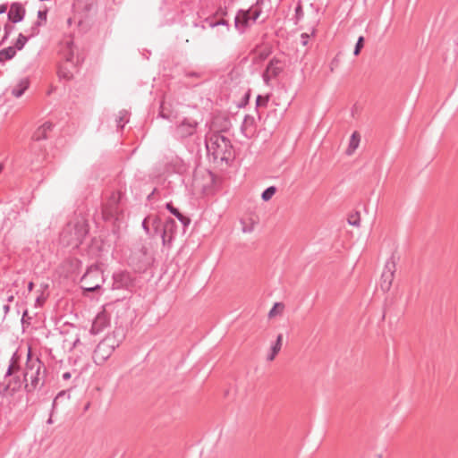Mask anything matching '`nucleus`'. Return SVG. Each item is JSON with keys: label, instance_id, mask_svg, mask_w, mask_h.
Masks as SVG:
<instances>
[{"label": "nucleus", "instance_id": "a18cd8bd", "mask_svg": "<svg viewBox=\"0 0 458 458\" xmlns=\"http://www.w3.org/2000/svg\"><path fill=\"white\" fill-rule=\"evenodd\" d=\"M7 5L6 4H0V14H3L6 12Z\"/></svg>", "mask_w": 458, "mask_h": 458}, {"label": "nucleus", "instance_id": "58836bf2", "mask_svg": "<svg viewBox=\"0 0 458 458\" xmlns=\"http://www.w3.org/2000/svg\"><path fill=\"white\" fill-rule=\"evenodd\" d=\"M40 25H41V22L39 21L35 22V24L30 29L31 30V33L29 36L30 38L38 34V32H39L38 26H40Z\"/></svg>", "mask_w": 458, "mask_h": 458}, {"label": "nucleus", "instance_id": "423d86ee", "mask_svg": "<svg viewBox=\"0 0 458 458\" xmlns=\"http://www.w3.org/2000/svg\"><path fill=\"white\" fill-rule=\"evenodd\" d=\"M199 123L191 118H183L174 128V136L176 140L184 141L194 136L197 132Z\"/></svg>", "mask_w": 458, "mask_h": 458}, {"label": "nucleus", "instance_id": "6ab92c4d", "mask_svg": "<svg viewBox=\"0 0 458 458\" xmlns=\"http://www.w3.org/2000/svg\"><path fill=\"white\" fill-rule=\"evenodd\" d=\"M129 122V113L125 109L119 111L115 117V123L118 129H123L124 125Z\"/></svg>", "mask_w": 458, "mask_h": 458}, {"label": "nucleus", "instance_id": "5701e85b", "mask_svg": "<svg viewBox=\"0 0 458 458\" xmlns=\"http://www.w3.org/2000/svg\"><path fill=\"white\" fill-rule=\"evenodd\" d=\"M162 226L163 224L161 222V218L157 216H156L152 220V234H154V237L160 236L161 237V232H162Z\"/></svg>", "mask_w": 458, "mask_h": 458}, {"label": "nucleus", "instance_id": "1a4fd4ad", "mask_svg": "<svg viewBox=\"0 0 458 458\" xmlns=\"http://www.w3.org/2000/svg\"><path fill=\"white\" fill-rule=\"evenodd\" d=\"M178 225L174 219L168 217L163 224L161 239L165 247L170 248L177 234Z\"/></svg>", "mask_w": 458, "mask_h": 458}, {"label": "nucleus", "instance_id": "dca6fc26", "mask_svg": "<svg viewBox=\"0 0 458 458\" xmlns=\"http://www.w3.org/2000/svg\"><path fill=\"white\" fill-rule=\"evenodd\" d=\"M165 208L178 219V221L182 225L183 230L185 231V229L190 225L191 222V218L181 213L180 210L175 208L171 201L165 204Z\"/></svg>", "mask_w": 458, "mask_h": 458}, {"label": "nucleus", "instance_id": "2f4dec72", "mask_svg": "<svg viewBox=\"0 0 458 458\" xmlns=\"http://www.w3.org/2000/svg\"><path fill=\"white\" fill-rule=\"evenodd\" d=\"M148 218L149 216H147L143 219L142 223H141V227L142 229L144 230L145 233L150 237V238H154V234H152V232L148 226Z\"/></svg>", "mask_w": 458, "mask_h": 458}, {"label": "nucleus", "instance_id": "aec40b11", "mask_svg": "<svg viewBox=\"0 0 458 458\" xmlns=\"http://www.w3.org/2000/svg\"><path fill=\"white\" fill-rule=\"evenodd\" d=\"M16 55L15 47L12 46L0 50V63L13 59Z\"/></svg>", "mask_w": 458, "mask_h": 458}, {"label": "nucleus", "instance_id": "c03bdc74", "mask_svg": "<svg viewBox=\"0 0 458 458\" xmlns=\"http://www.w3.org/2000/svg\"><path fill=\"white\" fill-rule=\"evenodd\" d=\"M62 377L64 380H68L71 378L72 374L70 372H64Z\"/></svg>", "mask_w": 458, "mask_h": 458}, {"label": "nucleus", "instance_id": "8fccbe9b", "mask_svg": "<svg viewBox=\"0 0 458 458\" xmlns=\"http://www.w3.org/2000/svg\"><path fill=\"white\" fill-rule=\"evenodd\" d=\"M158 116L162 117L163 119H168L169 116L164 114L162 111L159 112Z\"/></svg>", "mask_w": 458, "mask_h": 458}, {"label": "nucleus", "instance_id": "393cba45", "mask_svg": "<svg viewBox=\"0 0 458 458\" xmlns=\"http://www.w3.org/2000/svg\"><path fill=\"white\" fill-rule=\"evenodd\" d=\"M30 38V37L24 36L22 33H20L14 43V46L12 47H15V52L20 51L24 47V46L26 45Z\"/></svg>", "mask_w": 458, "mask_h": 458}, {"label": "nucleus", "instance_id": "9b49d317", "mask_svg": "<svg viewBox=\"0 0 458 458\" xmlns=\"http://www.w3.org/2000/svg\"><path fill=\"white\" fill-rule=\"evenodd\" d=\"M110 326V317L106 310L98 312L95 317L91 328L89 330L91 335H98Z\"/></svg>", "mask_w": 458, "mask_h": 458}, {"label": "nucleus", "instance_id": "f704fd0d", "mask_svg": "<svg viewBox=\"0 0 458 458\" xmlns=\"http://www.w3.org/2000/svg\"><path fill=\"white\" fill-rule=\"evenodd\" d=\"M277 309H280L281 310L284 309V304L280 302H276L272 309L268 312V317L272 318L277 314Z\"/></svg>", "mask_w": 458, "mask_h": 458}, {"label": "nucleus", "instance_id": "5fc2aeb1", "mask_svg": "<svg viewBox=\"0 0 458 458\" xmlns=\"http://www.w3.org/2000/svg\"><path fill=\"white\" fill-rule=\"evenodd\" d=\"M80 343V339L77 338L73 343V347L76 346Z\"/></svg>", "mask_w": 458, "mask_h": 458}, {"label": "nucleus", "instance_id": "72a5a7b5", "mask_svg": "<svg viewBox=\"0 0 458 458\" xmlns=\"http://www.w3.org/2000/svg\"><path fill=\"white\" fill-rule=\"evenodd\" d=\"M348 223L351 225L359 226L360 225V214L358 212H356L355 214L351 215L348 218Z\"/></svg>", "mask_w": 458, "mask_h": 458}, {"label": "nucleus", "instance_id": "4468645a", "mask_svg": "<svg viewBox=\"0 0 458 458\" xmlns=\"http://www.w3.org/2000/svg\"><path fill=\"white\" fill-rule=\"evenodd\" d=\"M26 10L21 3L14 2L11 4L7 17L13 23H18L24 20Z\"/></svg>", "mask_w": 458, "mask_h": 458}, {"label": "nucleus", "instance_id": "f03ea898", "mask_svg": "<svg viewBox=\"0 0 458 458\" xmlns=\"http://www.w3.org/2000/svg\"><path fill=\"white\" fill-rule=\"evenodd\" d=\"M46 374L47 369L45 364L38 358L32 360L30 350L29 349L27 363L23 373V381L26 382L24 388L28 394L44 386Z\"/></svg>", "mask_w": 458, "mask_h": 458}, {"label": "nucleus", "instance_id": "09e8293b", "mask_svg": "<svg viewBox=\"0 0 458 458\" xmlns=\"http://www.w3.org/2000/svg\"><path fill=\"white\" fill-rule=\"evenodd\" d=\"M55 411H51V413H50V417L48 418L47 423V424H52L53 423V420H52V416H53V413H54Z\"/></svg>", "mask_w": 458, "mask_h": 458}, {"label": "nucleus", "instance_id": "37998d69", "mask_svg": "<svg viewBox=\"0 0 458 458\" xmlns=\"http://www.w3.org/2000/svg\"><path fill=\"white\" fill-rule=\"evenodd\" d=\"M3 310H4V316H6L8 314V312L10 311V305L9 303H6L3 306Z\"/></svg>", "mask_w": 458, "mask_h": 458}, {"label": "nucleus", "instance_id": "ddd939ff", "mask_svg": "<svg viewBox=\"0 0 458 458\" xmlns=\"http://www.w3.org/2000/svg\"><path fill=\"white\" fill-rule=\"evenodd\" d=\"M250 11L240 9L234 18V27L240 34H243L251 25Z\"/></svg>", "mask_w": 458, "mask_h": 458}, {"label": "nucleus", "instance_id": "13d9d810", "mask_svg": "<svg viewBox=\"0 0 458 458\" xmlns=\"http://www.w3.org/2000/svg\"><path fill=\"white\" fill-rule=\"evenodd\" d=\"M315 32H316V30H315V29H313V30H312V32H311V35L313 36V35L315 34Z\"/></svg>", "mask_w": 458, "mask_h": 458}, {"label": "nucleus", "instance_id": "6e6d98bb", "mask_svg": "<svg viewBox=\"0 0 458 458\" xmlns=\"http://www.w3.org/2000/svg\"><path fill=\"white\" fill-rule=\"evenodd\" d=\"M4 169V165L2 164H0V173L3 171Z\"/></svg>", "mask_w": 458, "mask_h": 458}, {"label": "nucleus", "instance_id": "3c124183", "mask_svg": "<svg viewBox=\"0 0 458 458\" xmlns=\"http://www.w3.org/2000/svg\"><path fill=\"white\" fill-rule=\"evenodd\" d=\"M14 300V296L13 294H10L8 297H7V303L9 302H12Z\"/></svg>", "mask_w": 458, "mask_h": 458}, {"label": "nucleus", "instance_id": "a211bd4d", "mask_svg": "<svg viewBox=\"0 0 458 458\" xmlns=\"http://www.w3.org/2000/svg\"><path fill=\"white\" fill-rule=\"evenodd\" d=\"M265 0H257L247 11H250L251 23H255L262 13L261 5Z\"/></svg>", "mask_w": 458, "mask_h": 458}, {"label": "nucleus", "instance_id": "603ef678", "mask_svg": "<svg viewBox=\"0 0 458 458\" xmlns=\"http://www.w3.org/2000/svg\"><path fill=\"white\" fill-rule=\"evenodd\" d=\"M206 26H208V23H206L204 21L201 22V25H199L201 30H205Z\"/></svg>", "mask_w": 458, "mask_h": 458}, {"label": "nucleus", "instance_id": "de8ad7c7", "mask_svg": "<svg viewBox=\"0 0 458 458\" xmlns=\"http://www.w3.org/2000/svg\"><path fill=\"white\" fill-rule=\"evenodd\" d=\"M33 288H34V283L31 282V281L29 282V284H28V291L31 292L33 290Z\"/></svg>", "mask_w": 458, "mask_h": 458}, {"label": "nucleus", "instance_id": "7c9ffc66", "mask_svg": "<svg viewBox=\"0 0 458 458\" xmlns=\"http://www.w3.org/2000/svg\"><path fill=\"white\" fill-rule=\"evenodd\" d=\"M268 101H269L268 96L263 97L261 95H258L256 98V110H258V108L259 106H267Z\"/></svg>", "mask_w": 458, "mask_h": 458}, {"label": "nucleus", "instance_id": "cd10ccee", "mask_svg": "<svg viewBox=\"0 0 458 458\" xmlns=\"http://www.w3.org/2000/svg\"><path fill=\"white\" fill-rule=\"evenodd\" d=\"M58 76L61 79L70 81L73 77V74L67 67L61 65L58 70Z\"/></svg>", "mask_w": 458, "mask_h": 458}, {"label": "nucleus", "instance_id": "49530a36", "mask_svg": "<svg viewBox=\"0 0 458 458\" xmlns=\"http://www.w3.org/2000/svg\"><path fill=\"white\" fill-rule=\"evenodd\" d=\"M277 353H274V352L271 351V353L267 355V360H273Z\"/></svg>", "mask_w": 458, "mask_h": 458}, {"label": "nucleus", "instance_id": "f3484780", "mask_svg": "<svg viewBox=\"0 0 458 458\" xmlns=\"http://www.w3.org/2000/svg\"><path fill=\"white\" fill-rule=\"evenodd\" d=\"M30 87V80L29 78L25 77L19 81L17 85L12 89V95L15 98H21L24 92L29 89Z\"/></svg>", "mask_w": 458, "mask_h": 458}, {"label": "nucleus", "instance_id": "bf43d9fd", "mask_svg": "<svg viewBox=\"0 0 458 458\" xmlns=\"http://www.w3.org/2000/svg\"><path fill=\"white\" fill-rule=\"evenodd\" d=\"M27 314H28V311H27V310H25V311L23 312V317H24V316H26Z\"/></svg>", "mask_w": 458, "mask_h": 458}, {"label": "nucleus", "instance_id": "f257e3e1", "mask_svg": "<svg viewBox=\"0 0 458 458\" xmlns=\"http://www.w3.org/2000/svg\"><path fill=\"white\" fill-rule=\"evenodd\" d=\"M205 145L208 157L214 162H225L229 164L233 159V149L231 140L221 134L220 131H213L206 138Z\"/></svg>", "mask_w": 458, "mask_h": 458}, {"label": "nucleus", "instance_id": "0eeeda50", "mask_svg": "<svg viewBox=\"0 0 458 458\" xmlns=\"http://www.w3.org/2000/svg\"><path fill=\"white\" fill-rule=\"evenodd\" d=\"M284 70V63L277 57H273L267 63L262 73V80L266 85L270 84L272 79L277 78Z\"/></svg>", "mask_w": 458, "mask_h": 458}, {"label": "nucleus", "instance_id": "4be33fe9", "mask_svg": "<svg viewBox=\"0 0 458 458\" xmlns=\"http://www.w3.org/2000/svg\"><path fill=\"white\" fill-rule=\"evenodd\" d=\"M73 42L69 41L67 42L66 47L67 51L64 54V58L65 59L66 63L70 64L71 65H74V53H73Z\"/></svg>", "mask_w": 458, "mask_h": 458}, {"label": "nucleus", "instance_id": "b1692460", "mask_svg": "<svg viewBox=\"0 0 458 458\" xmlns=\"http://www.w3.org/2000/svg\"><path fill=\"white\" fill-rule=\"evenodd\" d=\"M360 143V136L357 132H353L350 139L349 147L347 148V153L351 155L359 146Z\"/></svg>", "mask_w": 458, "mask_h": 458}, {"label": "nucleus", "instance_id": "e433bc0d", "mask_svg": "<svg viewBox=\"0 0 458 458\" xmlns=\"http://www.w3.org/2000/svg\"><path fill=\"white\" fill-rule=\"evenodd\" d=\"M250 98V90H248L243 95L241 103L238 105V107L239 108L244 107L249 103Z\"/></svg>", "mask_w": 458, "mask_h": 458}, {"label": "nucleus", "instance_id": "bb28decb", "mask_svg": "<svg viewBox=\"0 0 458 458\" xmlns=\"http://www.w3.org/2000/svg\"><path fill=\"white\" fill-rule=\"evenodd\" d=\"M276 192V186H269L267 187V189H265L263 191V192L261 193V199L263 201H268L272 199V197L275 195V193Z\"/></svg>", "mask_w": 458, "mask_h": 458}, {"label": "nucleus", "instance_id": "c85d7f7f", "mask_svg": "<svg viewBox=\"0 0 458 458\" xmlns=\"http://www.w3.org/2000/svg\"><path fill=\"white\" fill-rule=\"evenodd\" d=\"M364 41H365V38L363 36H360L357 39V42L355 44V47H354V50H353V55L355 56L359 55L362 47H364Z\"/></svg>", "mask_w": 458, "mask_h": 458}, {"label": "nucleus", "instance_id": "7ed1b4c3", "mask_svg": "<svg viewBox=\"0 0 458 458\" xmlns=\"http://www.w3.org/2000/svg\"><path fill=\"white\" fill-rule=\"evenodd\" d=\"M53 123L50 122H45L39 126L33 133L32 140L34 143L31 145V155L30 163L34 165L31 169L37 170L39 165L43 163L46 157V150L43 149L38 143L41 140H47L48 134L53 130Z\"/></svg>", "mask_w": 458, "mask_h": 458}, {"label": "nucleus", "instance_id": "20e7f679", "mask_svg": "<svg viewBox=\"0 0 458 458\" xmlns=\"http://www.w3.org/2000/svg\"><path fill=\"white\" fill-rule=\"evenodd\" d=\"M104 283L103 270L97 264L89 267L81 278V289L89 293L99 290Z\"/></svg>", "mask_w": 458, "mask_h": 458}, {"label": "nucleus", "instance_id": "6e6552de", "mask_svg": "<svg viewBox=\"0 0 458 458\" xmlns=\"http://www.w3.org/2000/svg\"><path fill=\"white\" fill-rule=\"evenodd\" d=\"M112 289L130 290L133 287L134 279L131 274L126 270H118L113 274Z\"/></svg>", "mask_w": 458, "mask_h": 458}, {"label": "nucleus", "instance_id": "4c0bfd02", "mask_svg": "<svg viewBox=\"0 0 458 458\" xmlns=\"http://www.w3.org/2000/svg\"><path fill=\"white\" fill-rule=\"evenodd\" d=\"M295 17L297 20H301L303 17V10L301 4H298L295 7Z\"/></svg>", "mask_w": 458, "mask_h": 458}, {"label": "nucleus", "instance_id": "864d4df0", "mask_svg": "<svg viewBox=\"0 0 458 458\" xmlns=\"http://www.w3.org/2000/svg\"><path fill=\"white\" fill-rule=\"evenodd\" d=\"M155 191H156V189H154V190L152 191V192H151L150 194H148V198H147V199H150L152 198V196L154 195Z\"/></svg>", "mask_w": 458, "mask_h": 458}, {"label": "nucleus", "instance_id": "473e14b6", "mask_svg": "<svg viewBox=\"0 0 458 458\" xmlns=\"http://www.w3.org/2000/svg\"><path fill=\"white\" fill-rule=\"evenodd\" d=\"M282 340L283 335L280 334L277 335L276 343L271 347V351L274 352V353H278V352L281 350Z\"/></svg>", "mask_w": 458, "mask_h": 458}, {"label": "nucleus", "instance_id": "c756f323", "mask_svg": "<svg viewBox=\"0 0 458 458\" xmlns=\"http://www.w3.org/2000/svg\"><path fill=\"white\" fill-rule=\"evenodd\" d=\"M64 398H66V399L70 398L69 394L66 391H64V390L59 392L56 394V396L54 398L53 403H52L53 411H55L58 401L61 400V399H64Z\"/></svg>", "mask_w": 458, "mask_h": 458}, {"label": "nucleus", "instance_id": "a19ab883", "mask_svg": "<svg viewBox=\"0 0 458 458\" xmlns=\"http://www.w3.org/2000/svg\"><path fill=\"white\" fill-rule=\"evenodd\" d=\"M47 10H39L38 12V19L40 21H47Z\"/></svg>", "mask_w": 458, "mask_h": 458}, {"label": "nucleus", "instance_id": "f8f14e48", "mask_svg": "<svg viewBox=\"0 0 458 458\" xmlns=\"http://www.w3.org/2000/svg\"><path fill=\"white\" fill-rule=\"evenodd\" d=\"M4 381L0 382V394L1 395H6L7 394H14L15 392L19 391L23 384V380L20 378L19 376H14L12 378L9 379L8 382Z\"/></svg>", "mask_w": 458, "mask_h": 458}, {"label": "nucleus", "instance_id": "79ce46f5", "mask_svg": "<svg viewBox=\"0 0 458 458\" xmlns=\"http://www.w3.org/2000/svg\"><path fill=\"white\" fill-rule=\"evenodd\" d=\"M185 77H194V78H200L202 76L201 72H184Z\"/></svg>", "mask_w": 458, "mask_h": 458}, {"label": "nucleus", "instance_id": "412c9836", "mask_svg": "<svg viewBox=\"0 0 458 458\" xmlns=\"http://www.w3.org/2000/svg\"><path fill=\"white\" fill-rule=\"evenodd\" d=\"M19 360V356L17 354V352H15L10 360V364L8 366L7 371L4 375V377L7 378L13 375V373L16 370H19L20 367L17 365V361Z\"/></svg>", "mask_w": 458, "mask_h": 458}, {"label": "nucleus", "instance_id": "9d476101", "mask_svg": "<svg viewBox=\"0 0 458 458\" xmlns=\"http://www.w3.org/2000/svg\"><path fill=\"white\" fill-rule=\"evenodd\" d=\"M395 262L392 256L385 264L384 270L381 275L380 287L383 292H388L392 286V283L395 273Z\"/></svg>", "mask_w": 458, "mask_h": 458}, {"label": "nucleus", "instance_id": "a878e982", "mask_svg": "<svg viewBox=\"0 0 458 458\" xmlns=\"http://www.w3.org/2000/svg\"><path fill=\"white\" fill-rule=\"evenodd\" d=\"M206 23H208V26L209 28H215L217 26H225L227 28V30H229V23L226 20L221 19L219 21H214L211 18H206L204 20Z\"/></svg>", "mask_w": 458, "mask_h": 458}, {"label": "nucleus", "instance_id": "c9c22d12", "mask_svg": "<svg viewBox=\"0 0 458 458\" xmlns=\"http://www.w3.org/2000/svg\"><path fill=\"white\" fill-rule=\"evenodd\" d=\"M12 30H13V27H12V26H10L9 24H5V25H4V36H3V38H2V40H1V43H0V44L4 43V42L8 39V38H9V36H10L11 32H12Z\"/></svg>", "mask_w": 458, "mask_h": 458}, {"label": "nucleus", "instance_id": "39448f33", "mask_svg": "<svg viewBox=\"0 0 458 458\" xmlns=\"http://www.w3.org/2000/svg\"><path fill=\"white\" fill-rule=\"evenodd\" d=\"M120 341L116 340L114 335H107L101 340L93 352V360L96 364L101 365L107 360L116 347L119 346Z\"/></svg>", "mask_w": 458, "mask_h": 458}, {"label": "nucleus", "instance_id": "4d7b16f0", "mask_svg": "<svg viewBox=\"0 0 458 458\" xmlns=\"http://www.w3.org/2000/svg\"><path fill=\"white\" fill-rule=\"evenodd\" d=\"M87 233V231L85 229H83V234H81V236H83Z\"/></svg>", "mask_w": 458, "mask_h": 458}, {"label": "nucleus", "instance_id": "2eb2a0df", "mask_svg": "<svg viewBox=\"0 0 458 458\" xmlns=\"http://www.w3.org/2000/svg\"><path fill=\"white\" fill-rule=\"evenodd\" d=\"M240 130H241L242 134L245 138L250 139L255 134V131H256L255 118L252 115L246 114L244 116V119L241 125Z\"/></svg>", "mask_w": 458, "mask_h": 458}, {"label": "nucleus", "instance_id": "052dcab7", "mask_svg": "<svg viewBox=\"0 0 458 458\" xmlns=\"http://www.w3.org/2000/svg\"><path fill=\"white\" fill-rule=\"evenodd\" d=\"M377 458H382L381 454L377 455Z\"/></svg>", "mask_w": 458, "mask_h": 458}, {"label": "nucleus", "instance_id": "ea45409f", "mask_svg": "<svg viewBox=\"0 0 458 458\" xmlns=\"http://www.w3.org/2000/svg\"><path fill=\"white\" fill-rule=\"evenodd\" d=\"M310 35L308 33H301V44L302 46H307L309 43Z\"/></svg>", "mask_w": 458, "mask_h": 458}]
</instances>
